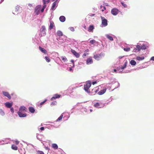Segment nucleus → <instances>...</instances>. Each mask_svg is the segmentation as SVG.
Listing matches in <instances>:
<instances>
[{"instance_id":"39","label":"nucleus","mask_w":154,"mask_h":154,"mask_svg":"<svg viewBox=\"0 0 154 154\" xmlns=\"http://www.w3.org/2000/svg\"><path fill=\"white\" fill-rule=\"evenodd\" d=\"M39 10H35V13L37 15H38L39 13Z\"/></svg>"},{"instance_id":"7","label":"nucleus","mask_w":154,"mask_h":154,"mask_svg":"<svg viewBox=\"0 0 154 154\" xmlns=\"http://www.w3.org/2000/svg\"><path fill=\"white\" fill-rule=\"evenodd\" d=\"M61 96V95H60L58 94H54L53 97L51 98V100H53L54 99L59 98Z\"/></svg>"},{"instance_id":"54","label":"nucleus","mask_w":154,"mask_h":154,"mask_svg":"<svg viewBox=\"0 0 154 154\" xmlns=\"http://www.w3.org/2000/svg\"><path fill=\"white\" fill-rule=\"evenodd\" d=\"M114 70V71L115 72H116V71H117V70L116 69H114L113 70Z\"/></svg>"},{"instance_id":"20","label":"nucleus","mask_w":154,"mask_h":154,"mask_svg":"<svg viewBox=\"0 0 154 154\" xmlns=\"http://www.w3.org/2000/svg\"><path fill=\"white\" fill-rule=\"evenodd\" d=\"M52 147L55 149H57L58 148V146L55 143H53L52 145Z\"/></svg>"},{"instance_id":"62","label":"nucleus","mask_w":154,"mask_h":154,"mask_svg":"<svg viewBox=\"0 0 154 154\" xmlns=\"http://www.w3.org/2000/svg\"><path fill=\"white\" fill-rule=\"evenodd\" d=\"M41 11L42 12H43L44 10H41Z\"/></svg>"},{"instance_id":"58","label":"nucleus","mask_w":154,"mask_h":154,"mask_svg":"<svg viewBox=\"0 0 154 154\" xmlns=\"http://www.w3.org/2000/svg\"><path fill=\"white\" fill-rule=\"evenodd\" d=\"M29 6L30 7H31V6H32V5L30 4H29Z\"/></svg>"},{"instance_id":"61","label":"nucleus","mask_w":154,"mask_h":154,"mask_svg":"<svg viewBox=\"0 0 154 154\" xmlns=\"http://www.w3.org/2000/svg\"><path fill=\"white\" fill-rule=\"evenodd\" d=\"M112 10H117V9H115V8H113Z\"/></svg>"},{"instance_id":"59","label":"nucleus","mask_w":154,"mask_h":154,"mask_svg":"<svg viewBox=\"0 0 154 154\" xmlns=\"http://www.w3.org/2000/svg\"><path fill=\"white\" fill-rule=\"evenodd\" d=\"M72 70V68H71V67L70 68H69V70H70V71H71V70Z\"/></svg>"},{"instance_id":"28","label":"nucleus","mask_w":154,"mask_h":154,"mask_svg":"<svg viewBox=\"0 0 154 154\" xmlns=\"http://www.w3.org/2000/svg\"><path fill=\"white\" fill-rule=\"evenodd\" d=\"M0 114L2 116H3L5 115V113L4 111L2 109H0Z\"/></svg>"},{"instance_id":"21","label":"nucleus","mask_w":154,"mask_h":154,"mask_svg":"<svg viewBox=\"0 0 154 154\" xmlns=\"http://www.w3.org/2000/svg\"><path fill=\"white\" fill-rule=\"evenodd\" d=\"M94 29V27L93 25H90L89 27L88 31L89 32H92Z\"/></svg>"},{"instance_id":"22","label":"nucleus","mask_w":154,"mask_h":154,"mask_svg":"<svg viewBox=\"0 0 154 154\" xmlns=\"http://www.w3.org/2000/svg\"><path fill=\"white\" fill-rule=\"evenodd\" d=\"M29 110L31 113H34L35 111L34 108L32 107H30L29 108Z\"/></svg>"},{"instance_id":"49","label":"nucleus","mask_w":154,"mask_h":154,"mask_svg":"<svg viewBox=\"0 0 154 154\" xmlns=\"http://www.w3.org/2000/svg\"><path fill=\"white\" fill-rule=\"evenodd\" d=\"M40 129L41 130V131H43V130H44V127H41L40 128Z\"/></svg>"},{"instance_id":"52","label":"nucleus","mask_w":154,"mask_h":154,"mask_svg":"<svg viewBox=\"0 0 154 154\" xmlns=\"http://www.w3.org/2000/svg\"><path fill=\"white\" fill-rule=\"evenodd\" d=\"M151 60H152L154 61V57H152L151 58Z\"/></svg>"},{"instance_id":"11","label":"nucleus","mask_w":154,"mask_h":154,"mask_svg":"<svg viewBox=\"0 0 154 154\" xmlns=\"http://www.w3.org/2000/svg\"><path fill=\"white\" fill-rule=\"evenodd\" d=\"M5 106L8 108H11L12 106V104L9 102H7L5 103Z\"/></svg>"},{"instance_id":"34","label":"nucleus","mask_w":154,"mask_h":154,"mask_svg":"<svg viewBox=\"0 0 154 154\" xmlns=\"http://www.w3.org/2000/svg\"><path fill=\"white\" fill-rule=\"evenodd\" d=\"M130 63L132 65H135V60H132L130 62Z\"/></svg>"},{"instance_id":"64","label":"nucleus","mask_w":154,"mask_h":154,"mask_svg":"<svg viewBox=\"0 0 154 154\" xmlns=\"http://www.w3.org/2000/svg\"><path fill=\"white\" fill-rule=\"evenodd\" d=\"M52 0V1H55V0Z\"/></svg>"},{"instance_id":"31","label":"nucleus","mask_w":154,"mask_h":154,"mask_svg":"<svg viewBox=\"0 0 154 154\" xmlns=\"http://www.w3.org/2000/svg\"><path fill=\"white\" fill-rule=\"evenodd\" d=\"M61 58L64 62H66L67 61V58L65 57H61Z\"/></svg>"},{"instance_id":"1","label":"nucleus","mask_w":154,"mask_h":154,"mask_svg":"<svg viewBox=\"0 0 154 154\" xmlns=\"http://www.w3.org/2000/svg\"><path fill=\"white\" fill-rule=\"evenodd\" d=\"M91 85L90 82H88L86 83V85H84V89L88 93H90V91L89 89Z\"/></svg>"},{"instance_id":"51","label":"nucleus","mask_w":154,"mask_h":154,"mask_svg":"<svg viewBox=\"0 0 154 154\" xmlns=\"http://www.w3.org/2000/svg\"><path fill=\"white\" fill-rule=\"evenodd\" d=\"M97 83V82H92V84L93 85H94V84H96Z\"/></svg>"},{"instance_id":"5","label":"nucleus","mask_w":154,"mask_h":154,"mask_svg":"<svg viewBox=\"0 0 154 154\" xmlns=\"http://www.w3.org/2000/svg\"><path fill=\"white\" fill-rule=\"evenodd\" d=\"M45 28L44 26H42L41 31V34L42 36H45L46 35Z\"/></svg>"},{"instance_id":"32","label":"nucleus","mask_w":154,"mask_h":154,"mask_svg":"<svg viewBox=\"0 0 154 154\" xmlns=\"http://www.w3.org/2000/svg\"><path fill=\"white\" fill-rule=\"evenodd\" d=\"M42 6L41 5H38L37 6L35 9V10H41Z\"/></svg>"},{"instance_id":"50","label":"nucleus","mask_w":154,"mask_h":154,"mask_svg":"<svg viewBox=\"0 0 154 154\" xmlns=\"http://www.w3.org/2000/svg\"><path fill=\"white\" fill-rule=\"evenodd\" d=\"M43 0V2L44 4L45 5V4H46V0Z\"/></svg>"},{"instance_id":"38","label":"nucleus","mask_w":154,"mask_h":154,"mask_svg":"<svg viewBox=\"0 0 154 154\" xmlns=\"http://www.w3.org/2000/svg\"><path fill=\"white\" fill-rule=\"evenodd\" d=\"M96 42V41L95 40H91L90 41V42L92 44H93L94 43H95Z\"/></svg>"},{"instance_id":"25","label":"nucleus","mask_w":154,"mask_h":154,"mask_svg":"<svg viewBox=\"0 0 154 154\" xmlns=\"http://www.w3.org/2000/svg\"><path fill=\"white\" fill-rule=\"evenodd\" d=\"M11 148L14 150H17V147L14 145H12Z\"/></svg>"},{"instance_id":"46","label":"nucleus","mask_w":154,"mask_h":154,"mask_svg":"<svg viewBox=\"0 0 154 154\" xmlns=\"http://www.w3.org/2000/svg\"><path fill=\"white\" fill-rule=\"evenodd\" d=\"M46 7V5H45L43 6V7H42V8L41 9V10H44V9Z\"/></svg>"},{"instance_id":"48","label":"nucleus","mask_w":154,"mask_h":154,"mask_svg":"<svg viewBox=\"0 0 154 154\" xmlns=\"http://www.w3.org/2000/svg\"><path fill=\"white\" fill-rule=\"evenodd\" d=\"M71 61L72 63H74V61L73 60H71ZM74 64H73V67H74Z\"/></svg>"},{"instance_id":"14","label":"nucleus","mask_w":154,"mask_h":154,"mask_svg":"<svg viewBox=\"0 0 154 154\" xmlns=\"http://www.w3.org/2000/svg\"><path fill=\"white\" fill-rule=\"evenodd\" d=\"M106 91V89L105 88L104 89L98 92V94L99 95H101L104 94Z\"/></svg>"},{"instance_id":"55","label":"nucleus","mask_w":154,"mask_h":154,"mask_svg":"<svg viewBox=\"0 0 154 154\" xmlns=\"http://www.w3.org/2000/svg\"><path fill=\"white\" fill-rule=\"evenodd\" d=\"M85 51H86L87 52H88L89 51V50L88 49H87Z\"/></svg>"},{"instance_id":"27","label":"nucleus","mask_w":154,"mask_h":154,"mask_svg":"<svg viewBox=\"0 0 154 154\" xmlns=\"http://www.w3.org/2000/svg\"><path fill=\"white\" fill-rule=\"evenodd\" d=\"M141 49V46L139 45H136V48H135V50H137L138 51H140Z\"/></svg>"},{"instance_id":"29","label":"nucleus","mask_w":154,"mask_h":154,"mask_svg":"<svg viewBox=\"0 0 154 154\" xmlns=\"http://www.w3.org/2000/svg\"><path fill=\"white\" fill-rule=\"evenodd\" d=\"M56 5V2H54L53 4V5L52 6V10H53L54 9H55V8Z\"/></svg>"},{"instance_id":"43","label":"nucleus","mask_w":154,"mask_h":154,"mask_svg":"<svg viewBox=\"0 0 154 154\" xmlns=\"http://www.w3.org/2000/svg\"><path fill=\"white\" fill-rule=\"evenodd\" d=\"M11 112L13 113L14 112V109L13 107L11 108L10 109Z\"/></svg>"},{"instance_id":"19","label":"nucleus","mask_w":154,"mask_h":154,"mask_svg":"<svg viewBox=\"0 0 154 154\" xmlns=\"http://www.w3.org/2000/svg\"><path fill=\"white\" fill-rule=\"evenodd\" d=\"M57 35L59 36H61L63 35V33L60 30H58L57 32Z\"/></svg>"},{"instance_id":"33","label":"nucleus","mask_w":154,"mask_h":154,"mask_svg":"<svg viewBox=\"0 0 154 154\" xmlns=\"http://www.w3.org/2000/svg\"><path fill=\"white\" fill-rule=\"evenodd\" d=\"M46 61L48 62H49L51 60L47 57H45Z\"/></svg>"},{"instance_id":"42","label":"nucleus","mask_w":154,"mask_h":154,"mask_svg":"<svg viewBox=\"0 0 154 154\" xmlns=\"http://www.w3.org/2000/svg\"><path fill=\"white\" fill-rule=\"evenodd\" d=\"M88 54V53H84L82 55V57L85 58V57Z\"/></svg>"},{"instance_id":"63","label":"nucleus","mask_w":154,"mask_h":154,"mask_svg":"<svg viewBox=\"0 0 154 154\" xmlns=\"http://www.w3.org/2000/svg\"><path fill=\"white\" fill-rule=\"evenodd\" d=\"M4 0H1V2H2L4 1Z\"/></svg>"},{"instance_id":"2","label":"nucleus","mask_w":154,"mask_h":154,"mask_svg":"<svg viewBox=\"0 0 154 154\" xmlns=\"http://www.w3.org/2000/svg\"><path fill=\"white\" fill-rule=\"evenodd\" d=\"M104 54L101 52L100 54L94 55V58L95 60H98L101 58L102 57L104 56Z\"/></svg>"},{"instance_id":"17","label":"nucleus","mask_w":154,"mask_h":154,"mask_svg":"<svg viewBox=\"0 0 154 154\" xmlns=\"http://www.w3.org/2000/svg\"><path fill=\"white\" fill-rule=\"evenodd\" d=\"M65 17L64 16H61L59 18V20L61 22H64L65 20Z\"/></svg>"},{"instance_id":"16","label":"nucleus","mask_w":154,"mask_h":154,"mask_svg":"<svg viewBox=\"0 0 154 154\" xmlns=\"http://www.w3.org/2000/svg\"><path fill=\"white\" fill-rule=\"evenodd\" d=\"M39 50L41 51L42 52L44 53L45 54L47 53V51L44 48H42L41 47L39 46Z\"/></svg>"},{"instance_id":"12","label":"nucleus","mask_w":154,"mask_h":154,"mask_svg":"<svg viewBox=\"0 0 154 154\" xmlns=\"http://www.w3.org/2000/svg\"><path fill=\"white\" fill-rule=\"evenodd\" d=\"M3 94L5 96L7 97L9 99H11V97L10 95L8 92H3Z\"/></svg>"},{"instance_id":"15","label":"nucleus","mask_w":154,"mask_h":154,"mask_svg":"<svg viewBox=\"0 0 154 154\" xmlns=\"http://www.w3.org/2000/svg\"><path fill=\"white\" fill-rule=\"evenodd\" d=\"M127 62H125L124 64V65L122 66V67H119V68H117V70H119V69H120V68H121V69H124L126 66H127Z\"/></svg>"},{"instance_id":"60","label":"nucleus","mask_w":154,"mask_h":154,"mask_svg":"<svg viewBox=\"0 0 154 154\" xmlns=\"http://www.w3.org/2000/svg\"><path fill=\"white\" fill-rule=\"evenodd\" d=\"M92 110L91 109H90V111L91 112H92Z\"/></svg>"},{"instance_id":"26","label":"nucleus","mask_w":154,"mask_h":154,"mask_svg":"<svg viewBox=\"0 0 154 154\" xmlns=\"http://www.w3.org/2000/svg\"><path fill=\"white\" fill-rule=\"evenodd\" d=\"M141 49L142 50H145L147 48V46L145 45H143L142 46H141Z\"/></svg>"},{"instance_id":"56","label":"nucleus","mask_w":154,"mask_h":154,"mask_svg":"<svg viewBox=\"0 0 154 154\" xmlns=\"http://www.w3.org/2000/svg\"><path fill=\"white\" fill-rule=\"evenodd\" d=\"M45 149H48V150H49V148L48 147H46Z\"/></svg>"},{"instance_id":"8","label":"nucleus","mask_w":154,"mask_h":154,"mask_svg":"<svg viewBox=\"0 0 154 154\" xmlns=\"http://www.w3.org/2000/svg\"><path fill=\"white\" fill-rule=\"evenodd\" d=\"M22 112L19 111L17 112V114L20 117H24L26 116V113H23Z\"/></svg>"},{"instance_id":"18","label":"nucleus","mask_w":154,"mask_h":154,"mask_svg":"<svg viewBox=\"0 0 154 154\" xmlns=\"http://www.w3.org/2000/svg\"><path fill=\"white\" fill-rule=\"evenodd\" d=\"M119 10H111V13L114 15H117L118 13Z\"/></svg>"},{"instance_id":"10","label":"nucleus","mask_w":154,"mask_h":154,"mask_svg":"<svg viewBox=\"0 0 154 154\" xmlns=\"http://www.w3.org/2000/svg\"><path fill=\"white\" fill-rule=\"evenodd\" d=\"M26 108L24 106H21L19 108V111L21 112H26L27 111Z\"/></svg>"},{"instance_id":"45","label":"nucleus","mask_w":154,"mask_h":154,"mask_svg":"<svg viewBox=\"0 0 154 154\" xmlns=\"http://www.w3.org/2000/svg\"><path fill=\"white\" fill-rule=\"evenodd\" d=\"M70 29L71 31H74V29L73 27H71L70 28Z\"/></svg>"},{"instance_id":"41","label":"nucleus","mask_w":154,"mask_h":154,"mask_svg":"<svg viewBox=\"0 0 154 154\" xmlns=\"http://www.w3.org/2000/svg\"><path fill=\"white\" fill-rule=\"evenodd\" d=\"M20 8V6L18 5H17L15 7V9L16 10H18Z\"/></svg>"},{"instance_id":"24","label":"nucleus","mask_w":154,"mask_h":154,"mask_svg":"<svg viewBox=\"0 0 154 154\" xmlns=\"http://www.w3.org/2000/svg\"><path fill=\"white\" fill-rule=\"evenodd\" d=\"M106 37L109 39L110 41H113V38L111 36L109 35H106Z\"/></svg>"},{"instance_id":"6","label":"nucleus","mask_w":154,"mask_h":154,"mask_svg":"<svg viewBox=\"0 0 154 154\" xmlns=\"http://www.w3.org/2000/svg\"><path fill=\"white\" fill-rule=\"evenodd\" d=\"M71 51L72 54L75 56L77 58H79L80 56V54L79 53H77L76 51L73 49H71Z\"/></svg>"},{"instance_id":"13","label":"nucleus","mask_w":154,"mask_h":154,"mask_svg":"<svg viewBox=\"0 0 154 154\" xmlns=\"http://www.w3.org/2000/svg\"><path fill=\"white\" fill-rule=\"evenodd\" d=\"M54 26V23L53 21H50V25L49 27V29L50 30H51L52 29L53 27Z\"/></svg>"},{"instance_id":"3","label":"nucleus","mask_w":154,"mask_h":154,"mask_svg":"<svg viewBox=\"0 0 154 154\" xmlns=\"http://www.w3.org/2000/svg\"><path fill=\"white\" fill-rule=\"evenodd\" d=\"M101 18L102 20V24L104 26H106L107 25V21L106 19L104 17L101 16Z\"/></svg>"},{"instance_id":"4","label":"nucleus","mask_w":154,"mask_h":154,"mask_svg":"<svg viewBox=\"0 0 154 154\" xmlns=\"http://www.w3.org/2000/svg\"><path fill=\"white\" fill-rule=\"evenodd\" d=\"M94 107L97 108H101L103 107L104 105L102 103H95L94 105Z\"/></svg>"},{"instance_id":"47","label":"nucleus","mask_w":154,"mask_h":154,"mask_svg":"<svg viewBox=\"0 0 154 154\" xmlns=\"http://www.w3.org/2000/svg\"><path fill=\"white\" fill-rule=\"evenodd\" d=\"M19 142L18 140L15 141V143L17 145H18L19 143Z\"/></svg>"},{"instance_id":"37","label":"nucleus","mask_w":154,"mask_h":154,"mask_svg":"<svg viewBox=\"0 0 154 154\" xmlns=\"http://www.w3.org/2000/svg\"><path fill=\"white\" fill-rule=\"evenodd\" d=\"M38 154H45L44 152L42 151L38 150L37 151Z\"/></svg>"},{"instance_id":"9","label":"nucleus","mask_w":154,"mask_h":154,"mask_svg":"<svg viewBox=\"0 0 154 154\" xmlns=\"http://www.w3.org/2000/svg\"><path fill=\"white\" fill-rule=\"evenodd\" d=\"M93 62V61L91 57L88 58L86 60V63L88 65L91 64Z\"/></svg>"},{"instance_id":"23","label":"nucleus","mask_w":154,"mask_h":154,"mask_svg":"<svg viewBox=\"0 0 154 154\" xmlns=\"http://www.w3.org/2000/svg\"><path fill=\"white\" fill-rule=\"evenodd\" d=\"M136 59L137 60H139V61L142 60L144 59V57H137L136 58Z\"/></svg>"},{"instance_id":"30","label":"nucleus","mask_w":154,"mask_h":154,"mask_svg":"<svg viewBox=\"0 0 154 154\" xmlns=\"http://www.w3.org/2000/svg\"><path fill=\"white\" fill-rule=\"evenodd\" d=\"M47 100H45L43 102H41L40 104L38 106L40 107H41L42 106V105H43L46 101Z\"/></svg>"},{"instance_id":"53","label":"nucleus","mask_w":154,"mask_h":154,"mask_svg":"<svg viewBox=\"0 0 154 154\" xmlns=\"http://www.w3.org/2000/svg\"><path fill=\"white\" fill-rule=\"evenodd\" d=\"M50 0H47V1H46V3H48V2H50Z\"/></svg>"},{"instance_id":"44","label":"nucleus","mask_w":154,"mask_h":154,"mask_svg":"<svg viewBox=\"0 0 154 154\" xmlns=\"http://www.w3.org/2000/svg\"><path fill=\"white\" fill-rule=\"evenodd\" d=\"M103 8L104 10H106V8L105 7L103 6L102 5H101V6H100V9H102Z\"/></svg>"},{"instance_id":"40","label":"nucleus","mask_w":154,"mask_h":154,"mask_svg":"<svg viewBox=\"0 0 154 154\" xmlns=\"http://www.w3.org/2000/svg\"><path fill=\"white\" fill-rule=\"evenodd\" d=\"M121 4H122V5L124 7H127V5L124 3L122 2L121 3Z\"/></svg>"},{"instance_id":"57","label":"nucleus","mask_w":154,"mask_h":154,"mask_svg":"<svg viewBox=\"0 0 154 154\" xmlns=\"http://www.w3.org/2000/svg\"><path fill=\"white\" fill-rule=\"evenodd\" d=\"M122 57H119V59H121V58H122Z\"/></svg>"},{"instance_id":"35","label":"nucleus","mask_w":154,"mask_h":154,"mask_svg":"<svg viewBox=\"0 0 154 154\" xmlns=\"http://www.w3.org/2000/svg\"><path fill=\"white\" fill-rule=\"evenodd\" d=\"M63 115H61L58 118V119H57V121H59L60 120H61L62 119V118H63Z\"/></svg>"},{"instance_id":"36","label":"nucleus","mask_w":154,"mask_h":154,"mask_svg":"<svg viewBox=\"0 0 154 154\" xmlns=\"http://www.w3.org/2000/svg\"><path fill=\"white\" fill-rule=\"evenodd\" d=\"M123 49L125 51L128 52L130 51V48H124Z\"/></svg>"}]
</instances>
